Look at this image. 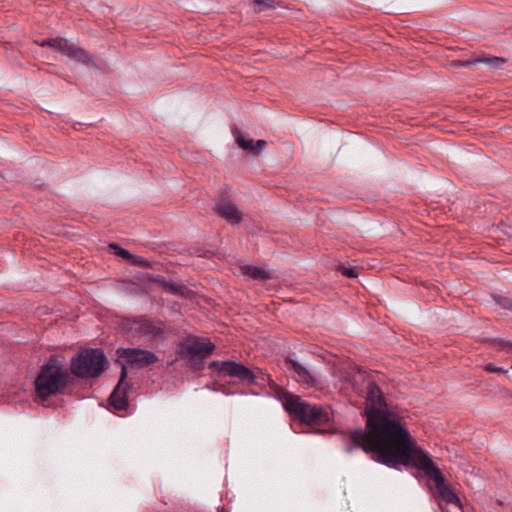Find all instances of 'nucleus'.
I'll return each mask as SVG.
<instances>
[{"instance_id": "nucleus-1", "label": "nucleus", "mask_w": 512, "mask_h": 512, "mask_svg": "<svg viewBox=\"0 0 512 512\" xmlns=\"http://www.w3.org/2000/svg\"><path fill=\"white\" fill-rule=\"evenodd\" d=\"M386 407L387 403L382 390L375 382H370L366 396V429L350 432V441L345 445L347 453L360 448L365 453L371 454L374 461L385 465L389 459L415 442L400 419Z\"/></svg>"}, {"instance_id": "nucleus-2", "label": "nucleus", "mask_w": 512, "mask_h": 512, "mask_svg": "<svg viewBox=\"0 0 512 512\" xmlns=\"http://www.w3.org/2000/svg\"><path fill=\"white\" fill-rule=\"evenodd\" d=\"M385 466L393 469H399L401 466L417 468L434 481L439 496L446 503L457 506L461 505L460 498L452 487L446 483L441 470L435 466L430 455L419 447L416 442L401 453H398L397 456L389 459Z\"/></svg>"}, {"instance_id": "nucleus-3", "label": "nucleus", "mask_w": 512, "mask_h": 512, "mask_svg": "<svg viewBox=\"0 0 512 512\" xmlns=\"http://www.w3.org/2000/svg\"><path fill=\"white\" fill-rule=\"evenodd\" d=\"M70 383V374L63 360L52 355L41 366L34 381L36 396L42 401L63 394Z\"/></svg>"}, {"instance_id": "nucleus-4", "label": "nucleus", "mask_w": 512, "mask_h": 512, "mask_svg": "<svg viewBox=\"0 0 512 512\" xmlns=\"http://www.w3.org/2000/svg\"><path fill=\"white\" fill-rule=\"evenodd\" d=\"M283 406L290 416L307 425H323L330 421L327 410L289 392L283 395Z\"/></svg>"}, {"instance_id": "nucleus-5", "label": "nucleus", "mask_w": 512, "mask_h": 512, "mask_svg": "<svg viewBox=\"0 0 512 512\" xmlns=\"http://www.w3.org/2000/svg\"><path fill=\"white\" fill-rule=\"evenodd\" d=\"M107 363L102 349L84 348L72 357L70 371L79 378H97L104 372Z\"/></svg>"}, {"instance_id": "nucleus-6", "label": "nucleus", "mask_w": 512, "mask_h": 512, "mask_svg": "<svg viewBox=\"0 0 512 512\" xmlns=\"http://www.w3.org/2000/svg\"><path fill=\"white\" fill-rule=\"evenodd\" d=\"M209 368L214 369L222 376L237 378L246 385L265 387L271 382V377L259 368L250 369L244 364L235 361H212Z\"/></svg>"}, {"instance_id": "nucleus-7", "label": "nucleus", "mask_w": 512, "mask_h": 512, "mask_svg": "<svg viewBox=\"0 0 512 512\" xmlns=\"http://www.w3.org/2000/svg\"><path fill=\"white\" fill-rule=\"evenodd\" d=\"M124 328L134 337L148 341L163 342L167 338L165 325L161 320H153L146 315L127 318Z\"/></svg>"}, {"instance_id": "nucleus-8", "label": "nucleus", "mask_w": 512, "mask_h": 512, "mask_svg": "<svg viewBox=\"0 0 512 512\" xmlns=\"http://www.w3.org/2000/svg\"><path fill=\"white\" fill-rule=\"evenodd\" d=\"M215 350L210 340L198 336L188 337L177 344L176 353L179 357L190 361L195 368H200L203 360Z\"/></svg>"}, {"instance_id": "nucleus-9", "label": "nucleus", "mask_w": 512, "mask_h": 512, "mask_svg": "<svg viewBox=\"0 0 512 512\" xmlns=\"http://www.w3.org/2000/svg\"><path fill=\"white\" fill-rule=\"evenodd\" d=\"M117 353L123 365L131 367L142 368L159 360L154 352L141 348H119Z\"/></svg>"}, {"instance_id": "nucleus-10", "label": "nucleus", "mask_w": 512, "mask_h": 512, "mask_svg": "<svg viewBox=\"0 0 512 512\" xmlns=\"http://www.w3.org/2000/svg\"><path fill=\"white\" fill-rule=\"evenodd\" d=\"M127 375V366L122 365L118 384L109 396V404L118 411H124L129 406L127 393L130 390L131 385L126 382Z\"/></svg>"}, {"instance_id": "nucleus-11", "label": "nucleus", "mask_w": 512, "mask_h": 512, "mask_svg": "<svg viewBox=\"0 0 512 512\" xmlns=\"http://www.w3.org/2000/svg\"><path fill=\"white\" fill-rule=\"evenodd\" d=\"M285 364L289 371L296 374L298 382L304 383L310 387H315L319 384V377L313 371L292 359L290 356L285 358Z\"/></svg>"}, {"instance_id": "nucleus-12", "label": "nucleus", "mask_w": 512, "mask_h": 512, "mask_svg": "<svg viewBox=\"0 0 512 512\" xmlns=\"http://www.w3.org/2000/svg\"><path fill=\"white\" fill-rule=\"evenodd\" d=\"M215 211L232 225H238L243 220L242 212L230 201H222L216 204Z\"/></svg>"}, {"instance_id": "nucleus-13", "label": "nucleus", "mask_w": 512, "mask_h": 512, "mask_svg": "<svg viewBox=\"0 0 512 512\" xmlns=\"http://www.w3.org/2000/svg\"><path fill=\"white\" fill-rule=\"evenodd\" d=\"M236 142L239 147L252 154H259L266 146V141L264 140H257L256 142L252 139L245 140L240 132L236 135Z\"/></svg>"}, {"instance_id": "nucleus-14", "label": "nucleus", "mask_w": 512, "mask_h": 512, "mask_svg": "<svg viewBox=\"0 0 512 512\" xmlns=\"http://www.w3.org/2000/svg\"><path fill=\"white\" fill-rule=\"evenodd\" d=\"M241 271L244 275H247L254 280L264 281L271 278V273L269 271L257 266L244 265L241 267Z\"/></svg>"}, {"instance_id": "nucleus-15", "label": "nucleus", "mask_w": 512, "mask_h": 512, "mask_svg": "<svg viewBox=\"0 0 512 512\" xmlns=\"http://www.w3.org/2000/svg\"><path fill=\"white\" fill-rule=\"evenodd\" d=\"M67 43H68V40L64 39V38H50V39H44L41 42V46H49V47L62 53V51L65 48Z\"/></svg>"}, {"instance_id": "nucleus-16", "label": "nucleus", "mask_w": 512, "mask_h": 512, "mask_svg": "<svg viewBox=\"0 0 512 512\" xmlns=\"http://www.w3.org/2000/svg\"><path fill=\"white\" fill-rule=\"evenodd\" d=\"M167 293L181 297H188L190 290L183 284H178L171 281Z\"/></svg>"}, {"instance_id": "nucleus-17", "label": "nucleus", "mask_w": 512, "mask_h": 512, "mask_svg": "<svg viewBox=\"0 0 512 512\" xmlns=\"http://www.w3.org/2000/svg\"><path fill=\"white\" fill-rule=\"evenodd\" d=\"M71 59L75 60V61H77L79 63L85 64V65H89V64L92 63L91 55L86 50H84L81 47H78L75 50V52H74V54H73Z\"/></svg>"}, {"instance_id": "nucleus-18", "label": "nucleus", "mask_w": 512, "mask_h": 512, "mask_svg": "<svg viewBox=\"0 0 512 512\" xmlns=\"http://www.w3.org/2000/svg\"><path fill=\"white\" fill-rule=\"evenodd\" d=\"M486 62L487 64L494 66L496 68H500L503 64L506 63V59L501 57H488L485 59H475L472 63ZM471 62H465L463 65H469Z\"/></svg>"}, {"instance_id": "nucleus-19", "label": "nucleus", "mask_w": 512, "mask_h": 512, "mask_svg": "<svg viewBox=\"0 0 512 512\" xmlns=\"http://www.w3.org/2000/svg\"><path fill=\"white\" fill-rule=\"evenodd\" d=\"M163 278H164V276H162V275H155V274H151V273H145L141 277H139L138 279L141 282L146 283V284H156V285L160 286L161 283H163Z\"/></svg>"}, {"instance_id": "nucleus-20", "label": "nucleus", "mask_w": 512, "mask_h": 512, "mask_svg": "<svg viewBox=\"0 0 512 512\" xmlns=\"http://www.w3.org/2000/svg\"><path fill=\"white\" fill-rule=\"evenodd\" d=\"M255 10L262 12L265 9H273L277 6L276 0H254Z\"/></svg>"}, {"instance_id": "nucleus-21", "label": "nucleus", "mask_w": 512, "mask_h": 512, "mask_svg": "<svg viewBox=\"0 0 512 512\" xmlns=\"http://www.w3.org/2000/svg\"><path fill=\"white\" fill-rule=\"evenodd\" d=\"M110 249L114 252L115 255L127 260L128 262L132 258V253H130L128 250L122 248L116 243H111L109 245Z\"/></svg>"}, {"instance_id": "nucleus-22", "label": "nucleus", "mask_w": 512, "mask_h": 512, "mask_svg": "<svg viewBox=\"0 0 512 512\" xmlns=\"http://www.w3.org/2000/svg\"><path fill=\"white\" fill-rule=\"evenodd\" d=\"M337 270L345 277L347 278H357L358 273L356 272L355 268L353 266H346L344 264H339L337 267Z\"/></svg>"}, {"instance_id": "nucleus-23", "label": "nucleus", "mask_w": 512, "mask_h": 512, "mask_svg": "<svg viewBox=\"0 0 512 512\" xmlns=\"http://www.w3.org/2000/svg\"><path fill=\"white\" fill-rule=\"evenodd\" d=\"M493 299L502 308L512 311V298L495 295Z\"/></svg>"}, {"instance_id": "nucleus-24", "label": "nucleus", "mask_w": 512, "mask_h": 512, "mask_svg": "<svg viewBox=\"0 0 512 512\" xmlns=\"http://www.w3.org/2000/svg\"><path fill=\"white\" fill-rule=\"evenodd\" d=\"M129 263L139 267H152V263L149 260L134 254L132 255Z\"/></svg>"}, {"instance_id": "nucleus-25", "label": "nucleus", "mask_w": 512, "mask_h": 512, "mask_svg": "<svg viewBox=\"0 0 512 512\" xmlns=\"http://www.w3.org/2000/svg\"><path fill=\"white\" fill-rule=\"evenodd\" d=\"M484 370L488 373H507L508 371L503 367L496 366L493 363H487L484 366Z\"/></svg>"}, {"instance_id": "nucleus-26", "label": "nucleus", "mask_w": 512, "mask_h": 512, "mask_svg": "<svg viewBox=\"0 0 512 512\" xmlns=\"http://www.w3.org/2000/svg\"><path fill=\"white\" fill-rule=\"evenodd\" d=\"M77 48H78V46H76L68 41V43L66 44L65 48L62 51V54H64L65 56H67L68 58L71 59Z\"/></svg>"}, {"instance_id": "nucleus-27", "label": "nucleus", "mask_w": 512, "mask_h": 512, "mask_svg": "<svg viewBox=\"0 0 512 512\" xmlns=\"http://www.w3.org/2000/svg\"><path fill=\"white\" fill-rule=\"evenodd\" d=\"M492 344L507 347L512 350V341H507L501 338H493L489 340Z\"/></svg>"}, {"instance_id": "nucleus-28", "label": "nucleus", "mask_w": 512, "mask_h": 512, "mask_svg": "<svg viewBox=\"0 0 512 512\" xmlns=\"http://www.w3.org/2000/svg\"><path fill=\"white\" fill-rule=\"evenodd\" d=\"M171 281L169 280H166V278L164 277L163 278V283H161L160 287L167 292L168 288H169V285H170Z\"/></svg>"}, {"instance_id": "nucleus-29", "label": "nucleus", "mask_w": 512, "mask_h": 512, "mask_svg": "<svg viewBox=\"0 0 512 512\" xmlns=\"http://www.w3.org/2000/svg\"><path fill=\"white\" fill-rule=\"evenodd\" d=\"M219 512H228L224 508H222Z\"/></svg>"}]
</instances>
